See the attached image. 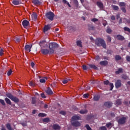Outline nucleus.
Instances as JSON below:
<instances>
[{"mask_svg": "<svg viewBox=\"0 0 130 130\" xmlns=\"http://www.w3.org/2000/svg\"><path fill=\"white\" fill-rule=\"evenodd\" d=\"M100 99V95H95L93 97V100L94 101H98Z\"/></svg>", "mask_w": 130, "mask_h": 130, "instance_id": "b1692460", "label": "nucleus"}, {"mask_svg": "<svg viewBox=\"0 0 130 130\" xmlns=\"http://www.w3.org/2000/svg\"><path fill=\"white\" fill-rule=\"evenodd\" d=\"M46 116V114H45V113H40L38 114V116L39 117H45V116Z\"/></svg>", "mask_w": 130, "mask_h": 130, "instance_id": "2f4dec72", "label": "nucleus"}, {"mask_svg": "<svg viewBox=\"0 0 130 130\" xmlns=\"http://www.w3.org/2000/svg\"><path fill=\"white\" fill-rule=\"evenodd\" d=\"M95 44L97 46H102L103 48L106 49V43H105V41L104 39L98 38L95 40Z\"/></svg>", "mask_w": 130, "mask_h": 130, "instance_id": "f257e3e1", "label": "nucleus"}, {"mask_svg": "<svg viewBox=\"0 0 130 130\" xmlns=\"http://www.w3.org/2000/svg\"><path fill=\"white\" fill-rule=\"evenodd\" d=\"M6 127L8 130H13V128H12V126H11V124L9 123L6 124Z\"/></svg>", "mask_w": 130, "mask_h": 130, "instance_id": "bb28decb", "label": "nucleus"}, {"mask_svg": "<svg viewBox=\"0 0 130 130\" xmlns=\"http://www.w3.org/2000/svg\"><path fill=\"white\" fill-rule=\"evenodd\" d=\"M31 48H32V46L30 47V45H25L24 49L26 51H28L29 50V52H30Z\"/></svg>", "mask_w": 130, "mask_h": 130, "instance_id": "f3484780", "label": "nucleus"}, {"mask_svg": "<svg viewBox=\"0 0 130 130\" xmlns=\"http://www.w3.org/2000/svg\"><path fill=\"white\" fill-rule=\"evenodd\" d=\"M49 54H52V53H54V50L50 49Z\"/></svg>", "mask_w": 130, "mask_h": 130, "instance_id": "864d4df0", "label": "nucleus"}, {"mask_svg": "<svg viewBox=\"0 0 130 130\" xmlns=\"http://www.w3.org/2000/svg\"><path fill=\"white\" fill-rule=\"evenodd\" d=\"M125 5L126 4L124 2H120L119 3L120 7H125Z\"/></svg>", "mask_w": 130, "mask_h": 130, "instance_id": "79ce46f5", "label": "nucleus"}, {"mask_svg": "<svg viewBox=\"0 0 130 130\" xmlns=\"http://www.w3.org/2000/svg\"><path fill=\"white\" fill-rule=\"evenodd\" d=\"M52 128L54 130H60L61 127H60V126L58 124H54L52 126Z\"/></svg>", "mask_w": 130, "mask_h": 130, "instance_id": "9d476101", "label": "nucleus"}, {"mask_svg": "<svg viewBox=\"0 0 130 130\" xmlns=\"http://www.w3.org/2000/svg\"><path fill=\"white\" fill-rule=\"evenodd\" d=\"M106 32L107 33H108V34H111V33L112 32V30L109 28L107 29Z\"/></svg>", "mask_w": 130, "mask_h": 130, "instance_id": "c9c22d12", "label": "nucleus"}, {"mask_svg": "<svg viewBox=\"0 0 130 130\" xmlns=\"http://www.w3.org/2000/svg\"><path fill=\"white\" fill-rule=\"evenodd\" d=\"M126 121V117H123L118 120V124H124Z\"/></svg>", "mask_w": 130, "mask_h": 130, "instance_id": "39448f33", "label": "nucleus"}, {"mask_svg": "<svg viewBox=\"0 0 130 130\" xmlns=\"http://www.w3.org/2000/svg\"><path fill=\"white\" fill-rule=\"evenodd\" d=\"M80 119H81V117L76 115L72 116L71 118V121H76V120H80Z\"/></svg>", "mask_w": 130, "mask_h": 130, "instance_id": "1a4fd4ad", "label": "nucleus"}, {"mask_svg": "<svg viewBox=\"0 0 130 130\" xmlns=\"http://www.w3.org/2000/svg\"><path fill=\"white\" fill-rule=\"evenodd\" d=\"M91 21L92 22H93L94 23H95V22H98V19L97 18H93L91 19Z\"/></svg>", "mask_w": 130, "mask_h": 130, "instance_id": "09e8293b", "label": "nucleus"}, {"mask_svg": "<svg viewBox=\"0 0 130 130\" xmlns=\"http://www.w3.org/2000/svg\"><path fill=\"white\" fill-rule=\"evenodd\" d=\"M96 6L100 10H103V9H104V5H103V3L102 2H97Z\"/></svg>", "mask_w": 130, "mask_h": 130, "instance_id": "0eeeda50", "label": "nucleus"}, {"mask_svg": "<svg viewBox=\"0 0 130 130\" xmlns=\"http://www.w3.org/2000/svg\"><path fill=\"white\" fill-rule=\"evenodd\" d=\"M29 86H30L31 87H33V86H35L34 83H33V82L30 81L29 83Z\"/></svg>", "mask_w": 130, "mask_h": 130, "instance_id": "680f3d73", "label": "nucleus"}, {"mask_svg": "<svg viewBox=\"0 0 130 130\" xmlns=\"http://www.w3.org/2000/svg\"><path fill=\"white\" fill-rule=\"evenodd\" d=\"M51 28V27L50 26V25H49V24L45 25V26L44 27V29H43V32H44V33H45V32H47V31L48 30H50Z\"/></svg>", "mask_w": 130, "mask_h": 130, "instance_id": "4468645a", "label": "nucleus"}, {"mask_svg": "<svg viewBox=\"0 0 130 130\" xmlns=\"http://www.w3.org/2000/svg\"><path fill=\"white\" fill-rule=\"evenodd\" d=\"M71 124L73 126H75L76 127L81 126V123L78 121H71Z\"/></svg>", "mask_w": 130, "mask_h": 130, "instance_id": "423d86ee", "label": "nucleus"}, {"mask_svg": "<svg viewBox=\"0 0 130 130\" xmlns=\"http://www.w3.org/2000/svg\"><path fill=\"white\" fill-rule=\"evenodd\" d=\"M12 73H13V71H12V70L10 69V70L7 72V76H11V75H12Z\"/></svg>", "mask_w": 130, "mask_h": 130, "instance_id": "a18cd8bd", "label": "nucleus"}, {"mask_svg": "<svg viewBox=\"0 0 130 130\" xmlns=\"http://www.w3.org/2000/svg\"><path fill=\"white\" fill-rule=\"evenodd\" d=\"M32 3L35 6H40V5L42 4V3L39 0H33Z\"/></svg>", "mask_w": 130, "mask_h": 130, "instance_id": "2eb2a0df", "label": "nucleus"}, {"mask_svg": "<svg viewBox=\"0 0 130 130\" xmlns=\"http://www.w3.org/2000/svg\"><path fill=\"white\" fill-rule=\"evenodd\" d=\"M104 85H109V84H110V83H109V81L106 80L104 81Z\"/></svg>", "mask_w": 130, "mask_h": 130, "instance_id": "6e6d98bb", "label": "nucleus"}, {"mask_svg": "<svg viewBox=\"0 0 130 130\" xmlns=\"http://www.w3.org/2000/svg\"><path fill=\"white\" fill-rule=\"evenodd\" d=\"M122 71H123L122 68H119L118 71L115 72L116 75H119V74H121V73H122Z\"/></svg>", "mask_w": 130, "mask_h": 130, "instance_id": "5701e85b", "label": "nucleus"}, {"mask_svg": "<svg viewBox=\"0 0 130 130\" xmlns=\"http://www.w3.org/2000/svg\"><path fill=\"white\" fill-rule=\"evenodd\" d=\"M85 127H86L87 130H92V128H91V127H90V125H89V124L85 125Z\"/></svg>", "mask_w": 130, "mask_h": 130, "instance_id": "4c0bfd02", "label": "nucleus"}, {"mask_svg": "<svg viewBox=\"0 0 130 130\" xmlns=\"http://www.w3.org/2000/svg\"><path fill=\"white\" fill-rule=\"evenodd\" d=\"M94 29H95V27L93 26H88V29L89 30H94Z\"/></svg>", "mask_w": 130, "mask_h": 130, "instance_id": "5fc2aeb1", "label": "nucleus"}, {"mask_svg": "<svg viewBox=\"0 0 130 130\" xmlns=\"http://www.w3.org/2000/svg\"><path fill=\"white\" fill-rule=\"evenodd\" d=\"M115 87L117 88H120V87H121V80H117V81L115 82Z\"/></svg>", "mask_w": 130, "mask_h": 130, "instance_id": "9b49d317", "label": "nucleus"}, {"mask_svg": "<svg viewBox=\"0 0 130 130\" xmlns=\"http://www.w3.org/2000/svg\"><path fill=\"white\" fill-rule=\"evenodd\" d=\"M115 60H120L121 59V56L119 55H116L115 56Z\"/></svg>", "mask_w": 130, "mask_h": 130, "instance_id": "cd10ccee", "label": "nucleus"}, {"mask_svg": "<svg viewBox=\"0 0 130 130\" xmlns=\"http://www.w3.org/2000/svg\"><path fill=\"white\" fill-rule=\"evenodd\" d=\"M76 45L77 46H79V47H83V45H82V41L81 40L77 41Z\"/></svg>", "mask_w": 130, "mask_h": 130, "instance_id": "aec40b11", "label": "nucleus"}, {"mask_svg": "<svg viewBox=\"0 0 130 130\" xmlns=\"http://www.w3.org/2000/svg\"><path fill=\"white\" fill-rule=\"evenodd\" d=\"M117 40H120V41H123L124 40V37L120 35H118L116 36Z\"/></svg>", "mask_w": 130, "mask_h": 130, "instance_id": "a211bd4d", "label": "nucleus"}, {"mask_svg": "<svg viewBox=\"0 0 130 130\" xmlns=\"http://www.w3.org/2000/svg\"><path fill=\"white\" fill-rule=\"evenodd\" d=\"M46 93H47L48 95H52V94H53V92L49 87L46 90Z\"/></svg>", "mask_w": 130, "mask_h": 130, "instance_id": "6ab92c4d", "label": "nucleus"}, {"mask_svg": "<svg viewBox=\"0 0 130 130\" xmlns=\"http://www.w3.org/2000/svg\"><path fill=\"white\" fill-rule=\"evenodd\" d=\"M74 4L76 8L79 7V2H78V0H74Z\"/></svg>", "mask_w": 130, "mask_h": 130, "instance_id": "ea45409f", "label": "nucleus"}, {"mask_svg": "<svg viewBox=\"0 0 130 130\" xmlns=\"http://www.w3.org/2000/svg\"><path fill=\"white\" fill-rule=\"evenodd\" d=\"M99 59H100V56H99V55H97L95 57V60H99Z\"/></svg>", "mask_w": 130, "mask_h": 130, "instance_id": "774afa93", "label": "nucleus"}, {"mask_svg": "<svg viewBox=\"0 0 130 130\" xmlns=\"http://www.w3.org/2000/svg\"><path fill=\"white\" fill-rule=\"evenodd\" d=\"M50 120L49 118H45L43 119V121L44 122H49Z\"/></svg>", "mask_w": 130, "mask_h": 130, "instance_id": "f704fd0d", "label": "nucleus"}, {"mask_svg": "<svg viewBox=\"0 0 130 130\" xmlns=\"http://www.w3.org/2000/svg\"><path fill=\"white\" fill-rule=\"evenodd\" d=\"M111 125H112V123H111V122H109V123L106 124V126L108 128L110 127V126H111Z\"/></svg>", "mask_w": 130, "mask_h": 130, "instance_id": "8fccbe9b", "label": "nucleus"}, {"mask_svg": "<svg viewBox=\"0 0 130 130\" xmlns=\"http://www.w3.org/2000/svg\"><path fill=\"white\" fill-rule=\"evenodd\" d=\"M5 100L7 104H8V105H12V102H11V100L9 99V98H6Z\"/></svg>", "mask_w": 130, "mask_h": 130, "instance_id": "412c9836", "label": "nucleus"}, {"mask_svg": "<svg viewBox=\"0 0 130 130\" xmlns=\"http://www.w3.org/2000/svg\"><path fill=\"white\" fill-rule=\"evenodd\" d=\"M50 49H55L58 48V45L55 42H51L49 45Z\"/></svg>", "mask_w": 130, "mask_h": 130, "instance_id": "20e7f679", "label": "nucleus"}, {"mask_svg": "<svg viewBox=\"0 0 130 130\" xmlns=\"http://www.w3.org/2000/svg\"><path fill=\"white\" fill-rule=\"evenodd\" d=\"M31 104H36V98L35 97L32 98Z\"/></svg>", "mask_w": 130, "mask_h": 130, "instance_id": "473e14b6", "label": "nucleus"}, {"mask_svg": "<svg viewBox=\"0 0 130 130\" xmlns=\"http://www.w3.org/2000/svg\"><path fill=\"white\" fill-rule=\"evenodd\" d=\"M100 64H101V66H106L108 64V61H107V60L101 61L100 62Z\"/></svg>", "mask_w": 130, "mask_h": 130, "instance_id": "4be33fe9", "label": "nucleus"}, {"mask_svg": "<svg viewBox=\"0 0 130 130\" xmlns=\"http://www.w3.org/2000/svg\"><path fill=\"white\" fill-rule=\"evenodd\" d=\"M111 19L112 21H114V20H115V16H114V15H112L111 17Z\"/></svg>", "mask_w": 130, "mask_h": 130, "instance_id": "69168bd1", "label": "nucleus"}, {"mask_svg": "<svg viewBox=\"0 0 130 130\" xmlns=\"http://www.w3.org/2000/svg\"><path fill=\"white\" fill-rule=\"evenodd\" d=\"M71 81V79L69 78H66L62 81L63 84H67L68 82H70Z\"/></svg>", "mask_w": 130, "mask_h": 130, "instance_id": "c85d7f7f", "label": "nucleus"}, {"mask_svg": "<svg viewBox=\"0 0 130 130\" xmlns=\"http://www.w3.org/2000/svg\"><path fill=\"white\" fill-rule=\"evenodd\" d=\"M41 52L43 54H44L45 55H46V54H48L49 53V50L46 49H43L41 50Z\"/></svg>", "mask_w": 130, "mask_h": 130, "instance_id": "dca6fc26", "label": "nucleus"}, {"mask_svg": "<svg viewBox=\"0 0 130 130\" xmlns=\"http://www.w3.org/2000/svg\"><path fill=\"white\" fill-rule=\"evenodd\" d=\"M59 114H61L62 115H66V114H67V113L64 111H61L59 112Z\"/></svg>", "mask_w": 130, "mask_h": 130, "instance_id": "c03bdc74", "label": "nucleus"}, {"mask_svg": "<svg viewBox=\"0 0 130 130\" xmlns=\"http://www.w3.org/2000/svg\"><path fill=\"white\" fill-rule=\"evenodd\" d=\"M0 103H1L3 106H6V103H5L4 100L0 99Z\"/></svg>", "mask_w": 130, "mask_h": 130, "instance_id": "e433bc0d", "label": "nucleus"}, {"mask_svg": "<svg viewBox=\"0 0 130 130\" xmlns=\"http://www.w3.org/2000/svg\"><path fill=\"white\" fill-rule=\"evenodd\" d=\"M109 85L110 86V91H112V90L113 89V88L114 87V86L113 85V83H109Z\"/></svg>", "mask_w": 130, "mask_h": 130, "instance_id": "a19ab883", "label": "nucleus"}, {"mask_svg": "<svg viewBox=\"0 0 130 130\" xmlns=\"http://www.w3.org/2000/svg\"><path fill=\"white\" fill-rule=\"evenodd\" d=\"M45 43H46V42L45 41H42L39 43V45H40L41 46H43V45H46V46H48V45H47V44H45Z\"/></svg>", "mask_w": 130, "mask_h": 130, "instance_id": "393cba45", "label": "nucleus"}, {"mask_svg": "<svg viewBox=\"0 0 130 130\" xmlns=\"http://www.w3.org/2000/svg\"><path fill=\"white\" fill-rule=\"evenodd\" d=\"M107 39L109 42H111V37H110L109 35L107 36Z\"/></svg>", "mask_w": 130, "mask_h": 130, "instance_id": "603ef678", "label": "nucleus"}, {"mask_svg": "<svg viewBox=\"0 0 130 130\" xmlns=\"http://www.w3.org/2000/svg\"><path fill=\"white\" fill-rule=\"evenodd\" d=\"M29 25H30V23L28 20H24L22 21V25L24 27V28H27V27H28Z\"/></svg>", "mask_w": 130, "mask_h": 130, "instance_id": "6e6552de", "label": "nucleus"}, {"mask_svg": "<svg viewBox=\"0 0 130 130\" xmlns=\"http://www.w3.org/2000/svg\"><path fill=\"white\" fill-rule=\"evenodd\" d=\"M100 129H101V130H107V128H106V127H105V126H101V127H100Z\"/></svg>", "mask_w": 130, "mask_h": 130, "instance_id": "13d9d810", "label": "nucleus"}, {"mask_svg": "<svg viewBox=\"0 0 130 130\" xmlns=\"http://www.w3.org/2000/svg\"><path fill=\"white\" fill-rule=\"evenodd\" d=\"M51 86L52 88H55V87H56V82H53L51 84Z\"/></svg>", "mask_w": 130, "mask_h": 130, "instance_id": "37998d69", "label": "nucleus"}, {"mask_svg": "<svg viewBox=\"0 0 130 130\" xmlns=\"http://www.w3.org/2000/svg\"><path fill=\"white\" fill-rule=\"evenodd\" d=\"M89 67L91 69H93V70H98V68L94 64H90Z\"/></svg>", "mask_w": 130, "mask_h": 130, "instance_id": "7c9ffc66", "label": "nucleus"}, {"mask_svg": "<svg viewBox=\"0 0 130 130\" xmlns=\"http://www.w3.org/2000/svg\"><path fill=\"white\" fill-rule=\"evenodd\" d=\"M116 103L117 105H120L121 104V100H117L116 101Z\"/></svg>", "mask_w": 130, "mask_h": 130, "instance_id": "72a5a7b5", "label": "nucleus"}, {"mask_svg": "<svg viewBox=\"0 0 130 130\" xmlns=\"http://www.w3.org/2000/svg\"><path fill=\"white\" fill-rule=\"evenodd\" d=\"M121 11H122L123 13H126V10H125V8H124V7H122L121 8Z\"/></svg>", "mask_w": 130, "mask_h": 130, "instance_id": "4d7b16f0", "label": "nucleus"}, {"mask_svg": "<svg viewBox=\"0 0 130 130\" xmlns=\"http://www.w3.org/2000/svg\"><path fill=\"white\" fill-rule=\"evenodd\" d=\"M12 4L15 6H18L22 4V1H21V0H13L12 1Z\"/></svg>", "mask_w": 130, "mask_h": 130, "instance_id": "f8f14e48", "label": "nucleus"}, {"mask_svg": "<svg viewBox=\"0 0 130 130\" xmlns=\"http://www.w3.org/2000/svg\"><path fill=\"white\" fill-rule=\"evenodd\" d=\"M16 42H20L21 41V39L19 38H16L15 40Z\"/></svg>", "mask_w": 130, "mask_h": 130, "instance_id": "052dcab7", "label": "nucleus"}, {"mask_svg": "<svg viewBox=\"0 0 130 130\" xmlns=\"http://www.w3.org/2000/svg\"><path fill=\"white\" fill-rule=\"evenodd\" d=\"M124 29V31H126L127 32H128L129 33H130V28L127 27H124L123 28Z\"/></svg>", "mask_w": 130, "mask_h": 130, "instance_id": "58836bf2", "label": "nucleus"}, {"mask_svg": "<svg viewBox=\"0 0 130 130\" xmlns=\"http://www.w3.org/2000/svg\"><path fill=\"white\" fill-rule=\"evenodd\" d=\"M112 8L114 10V11H118L119 10V8L117 6L113 5Z\"/></svg>", "mask_w": 130, "mask_h": 130, "instance_id": "c756f323", "label": "nucleus"}, {"mask_svg": "<svg viewBox=\"0 0 130 130\" xmlns=\"http://www.w3.org/2000/svg\"><path fill=\"white\" fill-rule=\"evenodd\" d=\"M3 54H4V49H1V50H0V56H3Z\"/></svg>", "mask_w": 130, "mask_h": 130, "instance_id": "3c124183", "label": "nucleus"}, {"mask_svg": "<svg viewBox=\"0 0 130 130\" xmlns=\"http://www.w3.org/2000/svg\"><path fill=\"white\" fill-rule=\"evenodd\" d=\"M104 106H105V107H107L108 108H110V107L112 106V103H111V102H106L104 103Z\"/></svg>", "mask_w": 130, "mask_h": 130, "instance_id": "ddd939ff", "label": "nucleus"}, {"mask_svg": "<svg viewBox=\"0 0 130 130\" xmlns=\"http://www.w3.org/2000/svg\"><path fill=\"white\" fill-rule=\"evenodd\" d=\"M83 97L84 98H88V94L87 93H85L84 95H83Z\"/></svg>", "mask_w": 130, "mask_h": 130, "instance_id": "338daca9", "label": "nucleus"}, {"mask_svg": "<svg viewBox=\"0 0 130 130\" xmlns=\"http://www.w3.org/2000/svg\"><path fill=\"white\" fill-rule=\"evenodd\" d=\"M41 96L42 98H43V99L46 98L45 94H44V93H41Z\"/></svg>", "mask_w": 130, "mask_h": 130, "instance_id": "bf43d9fd", "label": "nucleus"}, {"mask_svg": "<svg viewBox=\"0 0 130 130\" xmlns=\"http://www.w3.org/2000/svg\"><path fill=\"white\" fill-rule=\"evenodd\" d=\"M82 69L84 70V71H87V70H88V68L87 66H86V65L82 66Z\"/></svg>", "mask_w": 130, "mask_h": 130, "instance_id": "de8ad7c7", "label": "nucleus"}, {"mask_svg": "<svg viewBox=\"0 0 130 130\" xmlns=\"http://www.w3.org/2000/svg\"><path fill=\"white\" fill-rule=\"evenodd\" d=\"M126 59L127 61H130V56H126Z\"/></svg>", "mask_w": 130, "mask_h": 130, "instance_id": "0e129e2a", "label": "nucleus"}, {"mask_svg": "<svg viewBox=\"0 0 130 130\" xmlns=\"http://www.w3.org/2000/svg\"><path fill=\"white\" fill-rule=\"evenodd\" d=\"M45 16L47 19L50 20V21H52L54 18V13L51 11L48 12L46 13Z\"/></svg>", "mask_w": 130, "mask_h": 130, "instance_id": "7ed1b4c3", "label": "nucleus"}, {"mask_svg": "<svg viewBox=\"0 0 130 130\" xmlns=\"http://www.w3.org/2000/svg\"><path fill=\"white\" fill-rule=\"evenodd\" d=\"M79 113L81 114H86V113H88V110L85 109V110H82L81 111H79Z\"/></svg>", "mask_w": 130, "mask_h": 130, "instance_id": "a878e982", "label": "nucleus"}, {"mask_svg": "<svg viewBox=\"0 0 130 130\" xmlns=\"http://www.w3.org/2000/svg\"><path fill=\"white\" fill-rule=\"evenodd\" d=\"M32 17L35 20L37 19V14H33Z\"/></svg>", "mask_w": 130, "mask_h": 130, "instance_id": "e2e57ef3", "label": "nucleus"}, {"mask_svg": "<svg viewBox=\"0 0 130 130\" xmlns=\"http://www.w3.org/2000/svg\"><path fill=\"white\" fill-rule=\"evenodd\" d=\"M7 97L11 99L12 101H13L15 103H19L20 102V100L16 96H14L11 93H7L6 94Z\"/></svg>", "mask_w": 130, "mask_h": 130, "instance_id": "f03ea898", "label": "nucleus"}, {"mask_svg": "<svg viewBox=\"0 0 130 130\" xmlns=\"http://www.w3.org/2000/svg\"><path fill=\"white\" fill-rule=\"evenodd\" d=\"M40 83L44 84L45 83V82H46V81L44 79H41L40 80Z\"/></svg>", "mask_w": 130, "mask_h": 130, "instance_id": "49530a36", "label": "nucleus"}]
</instances>
